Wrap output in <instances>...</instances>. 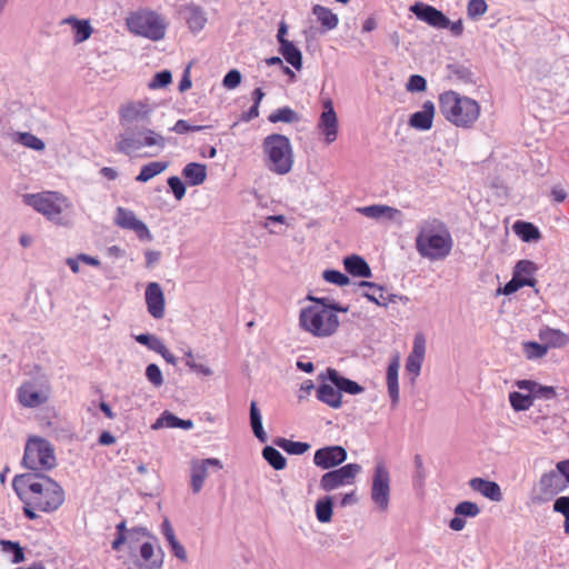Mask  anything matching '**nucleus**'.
<instances>
[{
    "instance_id": "43",
    "label": "nucleus",
    "mask_w": 569,
    "mask_h": 569,
    "mask_svg": "<svg viewBox=\"0 0 569 569\" xmlns=\"http://www.w3.org/2000/svg\"><path fill=\"white\" fill-rule=\"evenodd\" d=\"M273 443L289 455L300 456L310 449V445L308 442L293 441L282 437H277L273 440Z\"/></svg>"
},
{
    "instance_id": "49",
    "label": "nucleus",
    "mask_w": 569,
    "mask_h": 569,
    "mask_svg": "<svg viewBox=\"0 0 569 569\" xmlns=\"http://www.w3.org/2000/svg\"><path fill=\"white\" fill-rule=\"evenodd\" d=\"M522 351L528 360H537L547 355L548 346H545L543 342L525 341L522 342Z\"/></svg>"
},
{
    "instance_id": "23",
    "label": "nucleus",
    "mask_w": 569,
    "mask_h": 569,
    "mask_svg": "<svg viewBox=\"0 0 569 569\" xmlns=\"http://www.w3.org/2000/svg\"><path fill=\"white\" fill-rule=\"evenodd\" d=\"M151 113L149 103L137 101L128 103L120 109V123H131L134 121L147 120Z\"/></svg>"
},
{
    "instance_id": "26",
    "label": "nucleus",
    "mask_w": 569,
    "mask_h": 569,
    "mask_svg": "<svg viewBox=\"0 0 569 569\" xmlns=\"http://www.w3.org/2000/svg\"><path fill=\"white\" fill-rule=\"evenodd\" d=\"M160 532L168 542V546L173 553L174 557H177L181 561H187L188 556L184 547L178 541L174 530L172 528L171 522L168 518H164L161 526H160Z\"/></svg>"
},
{
    "instance_id": "57",
    "label": "nucleus",
    "mask_w": 569,
    "mask_h": 569,
    "mask_svg": "<svg viewBox=\"0 0 569 569\" xmlns=\"http://www.w3.org/2000/svg\"><path fill=\"white\" fill-rule=\"evenodd\" d=\"M532 287V281L530 279H523L519 280L513 273L510 281H508L501 289H499V292L509 296L511 293H515L522 287Z\"/></svg>"
},
{
    "instance_id": "14",
    "label": "nucleus",
    "mask_w": 569,
    "mask_h": 569,
    "mask_svg": "<svg viewBox=\"0 0 569 569\" xmlns=\"http://www.w3.org/2000/svg\"><path fill=\"white\" fill-rule=\"evenodd\" d=\"M114 222L122 229L132 230L140 240H151L152 236L146 223L139 220L136 213L122 207L116 210Z\"/></svg>"
},
{
    "instance_id": "32",
    "label": "nucleus",
    "mask_w": 569,
    "mask_h": 569,
    "mask_svg": "<svg viewBox=\"0 0 569 569\" xmlns=\"http://www.w3.org/2000/svg\"><path fill=\"white\" fill-rule=\"evenodd\" d=\"M193 427V422L190 419H180L170 411H163L156 422L152 425V429L157 430L160 428H180L183 430H190Z\"/></svg>"
},
{
    "instance_id": "35",
    "label": "nucleus",
    "mask_w": 569,
    "mask_h": 569,
    "mask_svg": "<svg viewBox=\"0 0 569 569\" xmlns=\"http://www.w3.org/2000/svg\"><path fill=\"white\" fill-rule=\"evenodd\" d=\"M512 229L525 242H535L541 238L539 229L531 222L518 220L513 223Z\"/></svg>"
},
{
    "instance_id": "25",
    "label": "nucleus",
    "mask_w": 569,
    "mask_h": 569,
    "mask_svg": "<svg viewBox=\"0 0 569 569\" xmlns=\"http://www.w3.org/2000/svg\"><path fill=\"white\" fill-rule=\"evenodd\" d=\"M469 487L491 501L499 502L502 500L501 488L496 481L486 480L483 478H472L469 480Z\"/></svg>"
},
{
    "instance_id": "50",
    "label": "nucleus",
    "mask_w": 569,
    "mask_h": 569,
    "mask_svg": "<svg viewBox=\"0 0 569 569\" xmlns=\"http://www.w3.org/2000/svg\"><path fill=\"white\" fill-rule=\"evenodd\" d=\"M143 538H148L154 542L158 541V538L147 527L138 526L130 528L128 531L129 548L132 549L133 546L140 542Z\"/></svg>"
},
{
    "instance_id": "30",
    "label": "nucleus",
    "mask_w": 569,
    "mask_h": 569,
    "mask_svg": "<svg viewBox=\"0 0 569 569\" xmlns=\"http://www.w3.org/2000/svg\"><path fill=\"white\" fill-rule=\"evenodd\" d=\"M539 339L549 348H562L569 343V336L559 329L543 327L539 330Z\"/></svg>"
},
{
    "instance_id": "12",
    "label": "nucleus",
    "mask_w": 569,
    "mask_h": 569,
    "mask_svg": "<svg viewBox=\"0 0 569 569\" xmlns=\"http://www.w3.org/2000/svg\"><path fill=\"white\" fill-rule=\"evenodd\" d=\"M390 475L382 461L375 466L371 485V500L381 510L389 506Z\"/></svg>"
},
{
    "instance_id": "20",
    "label": "nucleus",
    "mask_w": 569,
    "mask_h": 569,
    "mask_svg": "<svg viewBox=\"0 0 569 569\" xmlns=\"http://www.w3.org/2000/svg\"><path fill=\"white\" fill-rule=\"evenodd\" d=\"M210 467L217 468V470L222 469V463L217 458H207L200 461H193L191 465V489L193 493H198L204 483V480L208 476V469Z\"/></svg>"
},
{
    "instance_id": "22",
    "label": "nucleus",
    "mask_w": 569,
    "mask_h": 569,
    "mask_svg": "<svg viewBox=\"0 0 569 569\" xmlns=\"http://www.w3.org/2000/svg\"><path fill=\"white\" fill-rule=\"evenodd\" d=\"M140 557L148 569H161L164 560V551L161 546L153 540L141 543L139 548Z\"/></svg>"
},
{
    "instance_id": "56",
    "label": "nucleus",
    "mask_w": 569,
    "mask_h": 569,
    "mask_svg": "<svg viewBox=\"0 0 569 569\" xmlns=\"http://www.w3.org/2000/svg\"><path fill=\"white\" fill-rule=\"evenodd\" d=\"M323 279L340 287H345L350 283V279L347 274L336 269H327L322 273Z\"/></svg>"
},
{
    "instance_id": "51",
    "label": "nucleus",
    "mask_w": 569,
    "mask_h": 569,
    "mask_svg": "<svg viewBox=\"0 0 569 569\" xmlns=\"http://www.w3.org/2000/svg\"><path fill=\"white\" fill-rule=\"evenodd\" d=\"M509 402L515 411H525L532 406L533 399L531 396L512 391L509 393Z\"/></svg>"
},
{
    "instance_id": "37",
    "label": "nucleus",
    "mask_w": 569,
    "mask_h": 569,
    "mask_svg": "<svg viewBox=\"0 0 569 569\" xmlns=\"http://www.w3.org/2000/svg\"><path fill=\"white\" fill-rule=\"evenodd\" d=\"M448 77L465 84L475 83V73L468 66L462 63H449L447 66Z\"/></svg>"
},
{
    "instance_id": "11",
    "label": "nucleus",
    "mask_w": 569,
    "mask_h": 569,
    "mask_svg": "<svg viewBox=\"0 0 569 569\" xmlns=\"http://www.w3.org/2000/svg\"><path fill=\"white\" fill-rule=\"evenodd\" d=\"M360 471V465L347 463L340 468H335L323 473L319 486L323 491L330 492L340 487L352 485Z\"/></svg>"
},
{
    "instance_id": "33",
    "label": "nucleus",
    "mask_w": 569,
    "mask_h": 569,
    "mask_svg": "<svg viewBox=\"0 0 569 569\" xmlns=\"http://www.w3.org/2000/svg\"><path fill=\"white\" fill-rule=\"evenodd\" d=\"M181 174L189 186H199L207 178V166L199 162H190L183 167Z\"/></svg>"
},
{
    "instance_id": "31",
    "label": "nucleus",
    "mask_w": 569,
    "mask_h": 569,
    "mask_svg": "<svg viewBox=\"0 0 569 569\" xmlns=\"http://www.w3.org/2000/svg\"><path fill=\"white\" fill-rule=\"evenodd\" d=\"M399 357L396 356L387 367V387L388 393L391 399L393 406L399 402V382H398V373H399Z\"/></svg>"
},
{
    "instance_id": "2",
    "label": "nucleus",
    "mask_w": 569,
    "mask_h": 569,
    "mask_svg": "<svg viewBox=\"0 0 569 569\" xmlns=\"http://www.w3.org/2000/svg\"><path fill=\"white\" fill-rule=\"evenodd\" d=\"M418 253L431 261L443 260L453 247L452 236L443 221L437 218L421 220L415 239Z\"/></svg>"
},
{
    "instance_id": "16",
    "label": "nucleus",
    "mask_w": 569,
    "mask_h": 569,
    "mask_svg": "<svg viewBox=\"0 0 569 569\" xmlns=\"http://www.w3.org/2000/svg\"><path fill=\"white\" fill-rule=\"evenodd\" d=\"M318 129L325 136V140L328 144L337 139L338 118L330 99L323 101V110L318 121Z\"/></svg>"
},
{
    "instance_id": "64",
    "label": "nucleus",
    "mask_w": 569,
    "mask_h": 569,
    "mask_svg": "<svg viewBox=\"0 0 569 569\" xmlns=\"http://www.w3.org/2000/svg\"><path fill=\"white\" fill-rule=\"evenodd\" d=\"M552 510L562 515L565 518L569 517V496H560L555 499Z\"/></svg>"
},
{
    "instance_id": "7",
    "label": "nucleus",
    "mask_w": 569,
    "mask_h": 569,
    "mask_svg": "<svg viewBox=\"0 0 569 569\" xmlns=\"http://www.w3.org/2000/svg\"><path fill=\"white\" fill-rule=\"evenodd\" d=\"M339 323L338 316L326 309L306 307L300 311V327L315 337L325 338L332 336L337 331Z\"/></svg>"
},
{
    "instance_id": "18",
    "label": "nucleus",
    "mask_w": 569,
    "mask_h": 569,
    "mask_svg": "<svg viewBox=\"0 0 569 569\" xmlns=\"http://www.w3.org/2000/svg\"><path fill=\"white\" fill-rule=\"evenodd\" d=\"M144 299L147 310L153 319H161L164 316V295L158 282L147 284Z\"/></svg>"
},
{
    "instance_id": "63",
    "label": "nucleus",
    "mask_w": 569,
    "mask_h": 569,
    "mask_svg": "<svg viewBox=\"0 0 569 569\" xmlns=\"http://www.w3.org/2000/svg\"><path fill=\"white\" fill-rule=\"evenodd\" d=\"M427 89V81L420 74L410 76L407 82V90L410 92H422Z\"/></svg>"
},
{
    "instance_id": "41",
    "label": "nucleus",
    "mask_w": 569,
    "mask_h": 569,
    "mask_svg": "<svg viewBox=\"0 0 569 569\" xmlns=\"http://www.w3.org/2000/svg\"><path fill=\"white\" fill-rule=\"evenodd\" d=\"M312 13L326 30H333L339 23L338 16L321 4L313 6Z\"/></svg>"
},
{
    "instance_id": "62",
    "label": "nucleus",
    "mask_w": 569,
    "mask_h": 569,
    "mask_svg": "<svg viewBox=\"0 0 569 569\" xmlns=\"http://www.w3.org/2000/svg\"><path fill=\"white\" fill-rule=\"evenodd\" d=\"M241 73L237 69L229 70L223 79H222V86L227 89H234L241 83Z\"/></svg>"
},
{
    "instance_id": "46",
    "label": "nucleus",
    "mask_w": 569,
    "mask_h": 569,
    "mask_svg": "<svg viewBox=\"0 0 569 569\" xmlns=\"http://www.w3.org/2000/svg\"><path fill=\"white\" fill-rule=\"evenodd\" d=\"M262 457L274 470H282L287 466L286 457L272 446L262 449Z\"/></svg>"
},
{
    "instance_id": "38",
    "label": "nucleus",
    "mask_w": 569,
    "mask_h": 569,
    "mask_svg": "<svg viewBox=\"0 0 569 569\" xmlns=\"http://www.w3.org/2000/svg\"><path fill=\"white\" fill-rule=\"evenodd\" d=\"M63 22L72 26L73 40L76 43L86 41L92 33V28L88 20H79L76 17H69L64 19Z\"/></svg>"
},
{
    "instance_id": "34",
    "label": "nucleus",
    "mask_w": 569,
    "mask_h": 569,
    "mask_svg": "<svg viewBox=\"0 0 569 569\" xmlns=\"http://www.w3.org/2000/svg\"><path fill=\"white\" fill-rule=\"evenodd\" d=\"M249 421L254 437L262 443L267 442L268 436L263 429L261 411L256 401L250 403Z\"/></svg>"
},
{
    "instance_id": "10",
    "label": "nucleus",
    "mask_w": 569,
    "mask_h": 569,
    "mask_svg": "<svg viewBox=\"0 0 569 569\" xmlns=\"http://www.w3.org/2000/svg\"><path fill=\"white\" fill-rule=\"evenodd\" d=\"M23 202L42 213L48 220L61 224V212L67 207V198L59 192L48 191L40 193H26Z\"/></svg>"
},
{
    "instance_id": "21",
    "label": "nucleus",
    "mask_w": 569,
    "mask_h": 569,
    "mask_svg": "<svg viewBox=\"0 0 569 569\" xmlns=\"http://www.w3.org/2000/svg\"><path fill=\"white\" fill-rule=\"evenodd\" d=\"M539 491L547 497H555L567 489V481L559 470H550L541 475Z\"/></svg>"
},
{
    "instance_id": "27",
    "label": "nucleus",
    "mask_w": 569,
    "mask_h": 569,
    "mask_svg": "<svg viewBox=\"0 0 569 569\" xmlns=\"http://www.w3.org/2000/svg\"><path fill=\"white\" fill-rule=\"evenodd\" d=\"M316 397L330 408L339 409L342 406V396L339 393V389L331 382L327 383V381H321L316 389Z\"/></svg>"
},
{
    "instance_id": "53",
    "label": "nucleus",
    "mask_w": 569,
    "mask_h": 569,
    "mask_svg": "<svg viewBox=\"0 0 569 569\" xmlns=\"http://www.w3.org/2000/svg\"><path fill=\"white\" fill-rule=\"evenodd\" d=\"M134 340L154 352H158V350L163 346L161 339L151 333L137 335L134 336Z\"/></svg>"
},
{
    "instance_id": "42",
    "label": "nucleus",
    "mask_w": 569,
    "mask_h": 569,
    "mask_svg": "<svg viewBox=\"0 0 569 569\" xmlns=\"http://www.w3.org/2000/svg\"><path fill=\"white\" fill-rule=\"evenodd\" d=\"M11 138L13 142L36 151H42L46 148L44 142L31 132L16 131L11 133Z\"/></svg>"
},
{
    "instance_id": "60",
    "label": "nucleus",
    "mask_w": 569,
    "mask_h": 569,
    "mask_svg": "<svg viewBox=\"0 0 569 569\" xmlns=\"http://www.w3.org/2000/svg\"><path fill=\"white\" fill-rule=\"evenodd\" d=\"M167 183L176 200L180 201L186 196V184L179 177H169Z\"/></svg>"
},
{
    "instance_id": "8",
    "label": "nucleus",
    "mask_w": 569,
    "mask_h": 569,
    "mask_svg": "<svg viewBox=\"0 0 569 569\" xmlns=\"http://www.w3.org/2000/svg\"><path fill=\"white\" fill-rule=\"evenodd\" d=\"M51 396V382L47 375L36 373L26 379L17 389V400L23 408H38Z\"/></svg>"
},
{
    "instance_id": "5",
    "label": "nucleus",
    "mask_w": 569,
    "mask_h": 569,
    "mask_svg": "<svg viewBox=\"0 0 569 569\" xmlns=\"http://www.w3.org/2000/svg\"><path fill=\"white\" fill-rule=\"evenodd\" d=\"M22 466L31 472L49 471L57 466L53 446L44 438L30 437L24 446Z\"/></svg>"
},
{
    "instance_id": "61",
    "label": "nucleus",
    "mask_w": 569,
    "mask_h": 569,
    "mask_svg": "<svg viewBox=\"0 0 569 569\" xmlns=\"http://www.w3.org/2000/svg\"><path fill=\"white\" fill-rule=\"evenodd\" d=\"M208 128V126H191L187 120L179 119L170 130L178 134H186L188 132L203 131Z\"/></svg>"
},
{
    "instance_id": "47",
    "label": "nucleus",
    "mask_w": 569,
    "mask_h": 569,
    "mask_svg": "<svg viewBox=\"0 0 569 569\" xmlns=\"http://www.w3.org/2000/svg\"><path fill=\"white\" fill-rule=\"evenodd\" d=\"M537 269L538 268L535 262L530 260H519L513 268V274L519 280L530 279L532 281V287H535L537 280L535 279L533 274L536 273Z\"/></svg>"
},
{
    "instance_id": "44",
    "label": "nucleus",
    "mask_w": 569,
    "mask_h": 569,
    "mask_svg": "<svg viewBox=\"0 0 569 569\" xmlns=\"http://www.w3.org/2000/svg\"><path fill=\"white\" fill-rule=\"evenodd\" d=\"M316 517L319 522L327 523L332 518L333 500L331 496H325L319 499L315 506Z\"/></svg>"
},
{
    "instance_id": "59",
    "label": "nucleus",
    "mask_w": 569,
    "mask_h": 569,
    "mask_svg": "<svg viewBox=\"0 0 569 569\" xmlns=\"http://www.w3.org/2000/svg\"><path fill=\"white\" fill-rule=\"evenodd\" d=\"M171 80H172L171 72L169 70H161L152 77L148 87L150 89L166 88L171 82Z\"/></svg>"
},
{
    "instance_id": "45",
    "label": "nucleus",
    "mask_w": 569,
    "mask_h": 569,
    "mask_svg": "<svg viewBox=\"0 0 569 569\" xmlns=\"http://www.w3.org/2000/svg\"><path fill=\"white\" fill-rule=\"evenodd\" d=\"M357 284L360 288L369 289V291L362 293V297L367 298L369 301L376 303L377 306L387 307V302H381L376 297V292H379V298L385 299V288L382 286L367 280H361Z\"/></svg>"
},
{
    "instance_id": "54",
    "label": "nucleus",
    "mask_w": 569,
    "mask_h": 569,
    "mask_svg": "<svg viewBox=\"0 0 569 569\" xmlns=\"http://www.w3.org/2000/svg\"><path fill=\"white\" fill-rule=\"evenodd\" d=\"M480 513V508L476 502L461 501L455 507V515L469 518H475Z\"/></svg>"
},
{
    "instance_id": "19",
    "label": "nucleus",
    "mask_w": 569,
    "mask_h": 569,
    "mask_svg": "<svg viewBox=\"0 0 569 569\" xmlns=\"http://www.w3.org/2000/svg\"><path fill=\"white\" fill-rule=\"evenodd\" d=\"M425 355L426 338L422 333H417L413 338L412 350L406 360V370L412 375V380H415L420 375Z\"/></svg>"
},
{
    "instance_id": "4",
    "label": "nucleus",
    "mask_w": 569,
    "mask_h": 569,
    "mask_svg": "<svg viewBox=\"0 0 569 569\" xmlns=\"http://www.w3.org/2000/svg\"><path fill=\"white\" fill-rule=\"evenodd\" d=\"M268 169L283 176L291 171L293 166L292 146L287 136L272 133L262 141Z\"/></svg>"
},
{
    "instance_id": "6",
    "label": "nucleus",
    "mask_w": 569,
    "mask_h": 569,
    "mask_svg": "<svg viewBox=\"0 0 569 569\" xmlns=\"http://www.w3.org/2000/svg\"><path fill=\"white\" fill-rule=\"evenodd\" d=\"M143 147H157L158 150H163L166 139L160 133L148 128L140 130L128 128L118 136L116 141V151L129 157Z\"/></svg>"
},
{
    "instance_id": "3",
    "label": "nucleus",
    "mask_w": 569,
    "mask_h": 569,
    "mask_svg": "<svg viewBox=\"0 0 569 569\" xmlns=\"http://www.w3.org/2000/svg\"><path fill=\"white\" fill-rule=\"evenodd\" d=\"M439 110L447 121L463 129L472 128L480 116V106L476 100L452 90L439 96Z\"/></svg>"
},
{
    "instance_id": "28",
    "label": "nucleus",
    "mask_w": 569,
    "mask_h": 569,
    "mask_svg": "<svg viewBox=\"0 0 569 569\" xmlns=\"http://www.w3.org/2000/svg\"><path fill=\"white\" fill-rule=\"evenodd\" d=\"M181 13L186 19L189 29L192 32H199L206 26L207 18L203 10L197 4H187L182 8Z\"/></svg>"
},
{
    "instance_id": "40",
    "label": "nucleus",
    "mask_w": 569,
    "mask_h": 569,
    "mask_svg": "<svg viewBox=\"0 0 569 569\" xmlns=\"http://www.w3.org/2000/svg\"><path fill=\"white\" fill-rule=\"evenodd\" d=\"M169 166L168 161H152L141 167L136 181L144 183L162 173Z\"/></svg>"
},
{
    "instance_id": "9",
    "label": "nucleus",
    "mask_w": 569,
    "mask_h": 569,
    "mask_svg": "<svg viewBox=\"0 0 569 569\" xmlns=\"http://www.w3.org/2000/svg\"><path fill=\"white\" fill-rule=\"evenodd\" d=\"M129 30L152 41L164 38L167 22L154 11H139L127 19Z\"/></svg>"
},
{
    "instance_id": "24",
    "label": "nucleus",
    "mask_w": 569,
    "mask_h": 569,
    "mask_svg": "<svg viewBox=\"0 0 569 569\" xmlns=\"http://www.w3.org/2000/svg\"><path fill=\"white\" fill-rule=\"evenodd\" d=\"M435 117V104L427 100L422 104V109L413 112L408 120V124L417 130L427 131L431 129Z\"/></svg>"
},
{
    "instance_id": "29",
    "label": "nucleus",
    "mask_w": 569,
    "mask_h": 569,
    "mask_svg": "<svg viewBox=\"0 0 569 569\" xmlns=\"http://www.w3.org/2000/svg\"><path fill=\"white\" fill-rule=\"evenodd\" d=\"M345 270L352 277L370 278L372 276L371 268L368 262L358 254L347 256L343 259Z\"/></svg>"
},
{
    "instance_id": "15",
    "label": "nucleus",
    "mask_w": 569,
    "mask_h": 569,
    "mask_svg": "<svg viewBox=\"0 0 569 569\" xmlns=\"http://www.w3.org/2000/svg\"><path fill=\"white\" fill-rule=\"evenodd\" d=\"M410 11L418 20L423 21L433 28H448L449 18L442 11L430 4L416 2L410 7Z\"/></svg>"
},
{
    "instance_id": "52",
    "label": "nucleus",
    "mask_w": 569,
    "mask_h": 569,
    "mask_svg": "<svg viewBox=\"0 0 569 569\" xmlns=\"http://www.w3.org/2000/svg\"><path fill=\"white\" fill-rule=\"evenodd\" d=\"M0 545L4 552L12 555L11 561L13 563H20L24 560V551L19 542L2 539Z\"/></svg>"
},
{
    "instance_id": "48",
    "label": "nucleus",
    "mask_w": 569,
    "mask_h": 569,
    "mask_svg": "<svg viewBox=\"0 0 569 569\" xmlns=\"http://www.w3.org/2000/svg\"><path fill=\"white\" fill-rule=\"evenodd\" d=\"M268 120L271 123H277V122L293 123V122L299 121V114L293 109L286 106V107L279 108V109L274 110L273 112H271L268 116Z\"/></svg>"
},
{
    "instance_id": "1",
    "label": "nucleus",
    "mask_w": 569,
    "mask_h": 569,
    "mask_svg": "<svg viewBox=\"0 0 569 569\" xmlns=\"http://www.w3.org/2000/svg\"><path fill=\"white\" fill-rule=\"evenodd\" d=\"M12 488L19 499L31 501L41 512H53L64 502L63 488L41 472L17 475L12 480Z\"/></svg>"
},
{
    "instance_id": "17",
    "label": "nucleus",
    "mask_w": 569,
    "mask_h": 569,
    "mask_svg": "<svg viewBox=\"0 0 569 569\" xmlns=\"http://www.w3.org/2000/svg\"><path fill=\"white\" fill-rule=\"evenodd\" d=\"M318 380L331 382L339 389V393L341 396L342 392L355 396L363 392L365 390L358 382L341 376L338 370L333 368H327L326 371L319 373Z\"/></svg>"
},
{
    "instance_id": "36",
    "label": "nucleus",
    "mask_w": 569,
    "mask_h": 569,
    "mask_svg": "<svg viewBox=\"0 0 569 569\" xmlns=\"http://www.w3.org/2000/svg\"><path fill=\"white\" fill-rule=\"evenodd\" d=\"M358 211L371 219H380L386 217L390 220L395 219V217L400 213L398 209L385 204L367 206L359 208Z\"/></svg>"
},
{
    "instance_id": "55",
    "label": "nucleus",
    "mask_w": 569,
    "mask_h": 569,
    "mask_svg": "<svg viewBox=\"0 0 569 569\" xmlns=\"http://www.w3.org/2000/svg\"><path fill=\"white\" fill-rule=\"evenodd\" d=\"M488 10V4L485 0H469L467 4V14L471 20H478Z\"/></svg>"
},
{
    "instance_id": "39",
    "label": "nucleus",
    "mask_w": 569,
    "mask_h": 569,
    "mask_svg": "<svg viewBox=\"0 0 569 569\" xmlns=\"http://www.w3.org/2000/svg\"><path fill=\"white\" fill-rule=\"evenodd\" d=\"M279 52L282 54L283 59L296 70L299 71L302 68V53L292 41L282 42V44L279 46Z\"/></svg>"
},
{
    "instance_id": "58",
    "label": "nucleus",
    "mask_w": 569,
    "mask_h": 569,
    "mask_svg": "<svg viewBox=\"0 0 569 569\" xmlns=\"http://www.w3.org/2000/svg\"><path fill=\"white\" fill-rule=\"evenodd\" d=\"M146 378L156 388H159L163 385V376L161 369L156 363H150L147 366Z\"/></svg>"
},
{
    "instance_id": "13",
    "label": "nucleus",
    "mask_w": 569,
    "mask_h": 569,
    "mask_svg": "<svg viewBox=\"0 0 569 569\" xmlns=\"http://www.w3.org/2000/svg\"><path fill=\"white\" fill-rule=\"evenodd\" d=\"M347 458L348 452L342 446H326L315 451L313 463L322 470H330L342 465Z\"/></svg>"
}]
</instances>
